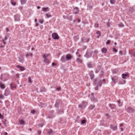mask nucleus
Instances as JSON below:
<instances>
[{"label":"nucleus","mask_w":135,"mask_h":135,"mask_svg":"<svg viewBox=\"0 0 135 135\" xmlns=\"http://www.w3.org/2000/svg\"><path fill=\"white\" fill-rule=\"evenodd\" d=\"M50 54H44L43 56V57L44 59V62L46 63H49V60L47 59V57L50 56Z\"/></svg>","instance_id":"f257e3e1"},{"label":"nucleus","mask_w":135,"mask_h":135,"mask_svg":"<svg viewBox=\"0 0 135 135\" xmlns=\"http://www.w3.org/2000/svg\"><path fill=\"white\" fill-rule=\"evenodd\" d=\"M87 104L86 102H83L81 104L79 105V107L82 109L84 108L87 105Z\"/></svg>","instance_id":"f03ea898"},{"label":"nucleus","mask_w":135,"mask_h":135,"mask_svg":"<svg viewBox=\"0 0 135 135\" xmlns=\"http://www.w3.org/2000/svg\"><path fill=\"white\" fill-rule=\"evenodd\" d=\"M52 37L54 39L58 40L59 38L58 35L56 33H52Z\"/></svg>","instance_id":"7ed1b4c3"},{"label":"nucleus","mask_w":135,"mask_h":135,"mask_svg":"<svg viewBox=\"0 0 135 135\" xmlns=\"http://www.w3.org/2000/svg\"><path fill=\"white\" fill-rule=\"evenodd\" d=\"M66 56V57L67 61H69L71 60L73 58V56L70 54H67Z\"/></svg>","instance_id":"20e7f679"},{"label":"nucleus","mask_w":135,"mask_h":135,"mask_svg":"<svg viewBox=\"0 0 135 135\" xmlns=\"http://www.w3.org/2000/svg\"><path fill=\"white\" fill-rule=\"evenodd\" d=\"M128 112L129 113H133L134 111V109L131 107H128L127 109Z\"/></svg>","instance_id":"39448f33"},{"label":"nucleus","mask_w":135,"mask_h":135,"mask_svg":"<svg viewBox=\"0 0 135 135\" xmlns=\"http://www.w3.org/2000/svg\"><path fill=\"white\" fill-rule=\"evenodd\" d=\"M113 82L115 84L117 82L118 80V77L116 76H114L112 78Z\"/></svg>","instance_id":"423d86ee"},{"label":"nucleus","mask_w":135,"mask_h":135,"mask_svg":"<svg viewBox=\"0 0 135 135\" xmlns=\"http://www.w3.org/2000/svg\"><path fill=\"white\" fill-rule=\"evenodd\" d=\"M79 9L78 8L76 7L73 10V13L75 14H76L79 13Z\"/></svg>","instance_id":"0eeeda50"},{"label":"nucleus","mask_w":135,"mask_h":135,"mask_svg":"<svg viewBox=\"0 0 135 135\" xmlns=\"http://www.w3.org/2000/svg\"><path fill=\"white\" fill-rule=\"evenodd\" d=\"M61 61L62 62H65L67 60L66 57V56L65 55H64L61 57Z\"/></svg>","instance_id":"6e6552de"},{"label":"nucleus","mask_w":135,"mask_h":135,"mask_svg":"<svg viewBox=\"0 0 135 135\" xmlns=\"http://www.w3.org/2000/svg\"><path fill=\"white\" fill-rule=\"evenodd\" d=\"M122 78L123 79H125L127 77H128V73L125 74H123L122 75Z\"/></svg>","instance_id":"1a4fd4ad"},{"label":"nucleus","mask_w":135,"mask_h":135,"mask_svg":"<svg viewBox=\"0 0 135 135\" xmlns=\"http://www.w3.org/2000/svg\"><path fill=\"white\" fill-rule=\"evenodd\" d=\"M91 54L90 53L86 52L84 56L87 58H88L91 56Z\"/></svg>","instance_id":"9d476101"},{"label":"nucleus","mask_w":135,"mask_h":135,"mask_svg":"<svg viewBox=\"0 0 135 135\" xmlns=\"http://www.w3.org/2000/svg\"><path fill=\"white\" fill-rule=\"evenodd\" d=\"M110 127L111 129L114 131L116 130L117 129V126L114 125H111Z\"/></svg>","instance_id":"9b49d317"},{"label":"nucleus","mask_w":135,"mask_h":135,"mask_svg":"<svg viewBox=\"0 0 135 135\" xmlns=\"http://www.w3.org/2000/svg\"><path fill=\"white\" fill-rule=\"evenodd\" d=\"M89 75L90 76L91 79H92L94 77V74L93 71H90L89 72Z\"/></svg>","instance_id":"f8f14e48"},{"label":"nucleus","mask_w":135,"mask_h":135,"mask_svg":"<svg viewBox=\"0 0 135 135\" xmlns=\"http://www.w3.org/2000/svg\"><path fill=\"white\" fill-rule=\"evenodd\" d=\"M91 99V100L94 101L96 102L97 101L96 99H95L94 97L93 94H91V97H90Z\"/></svg>","instance_id":"ddd939ff"},{"label":"nucleus","mask_w":135,"mask_h":135,"mask_svg":"<svg viewBox=\"0 0 135 135\" xmlns=\"http://www.w3.org/2000/svg\"><path fill=\"white\" fill-rule=\"evenodd\" d=\"M9 94V90L8 89H6L5 90L4 95L6 96L8 95Z\"/></svg>","instance_id":"4468645a"},{"label":"nucleus","mask_w":135,"mask_h":135,"mask_svg":"<svg viewBox=\"0 0 135 135\" xmlns=\"http://www.w3.org/2000/svg\"><path fill=\"white\" fill-rule=\"evenodd\" d=\"M102 84V81H99L97 82V87L100 86L101 87Z\"/></svg>","instance_id":"2eb2a0df"},{"label":"nucleus","mask_w":135,"mask_h":135,"mask_svg":"<svg viewBox=\"0 0 135 135\" xmlns=\"http://www.w3.org/2000/svg\"><path fill=\"white\" fill-rule=\"evenodd\" d=\"M16 67L19 68L21 71H23L25 70V68L19 65H17Z\"/></svg>","instance_id":"dca6fc26"},{"label":"nucleus","mask_w":135,"mask_h":135,"mask_svg":"<svg viewBox=\"0 0 135 135\" xmlns=\"http://www.w3.org/2000/svg\"><path fill=\"white\" fill-rule=\"evenodd\" d=\"M15 19L16 21H18L19 20L20 16L18 15H16L15 16Z\"/></svg>","instance_id":"f3484780"},{"label":"nucleus","mask_w":135,"mask_h":135,"mask_svg":"<svg viewBox=\"0 0 135 135\" xmlns=\"http://www.w3.org/2000/svg\"><path fill=\"white\" fill-rule=\"evenodd\" d=\"M101 51L103 53H105L107 52V50L105 48H103L102 49Z\"/></svg>","instance_id":"a211bd4d"},{"label":"nucleus","mask_w":135,"mask_h":135,"mask_svg":"<svg viewBox=\"0 0 135 135\" xmlns=\"http://www.w3.org/2000/svg\"><path fill=\"white\" fill-rule=\"evenodd\" d=\"M110 107L112 109H113L115 108V106L114 104H110L109 105Z\"/></svg>","instance_id":"6ab92c4d"},{"label":"nucleus","mask_w":135,"mask_h":135,"mask_svg":"<svg viewBox=\"0 0 135 135\" xmlns=\"http://www.w3.org/2000/svg\"><path fill=\"white\" fill-rule=\"evenodd\" d=\"M19 122L21 125H24L25 124V122L22 120H19Z\"/></svg>","instance_id":"aec40b11"},{"label":"nucleus","mask_w":135,"mask_h":135,"mask_svg":"<svg viewBox=\"0 0 135 135\" xmlns=\"http://www.w3.org/2000/svg\"><path fill=\"white\" fill-rule=\"evenodd\" d=\"M60 102V101L59 100H57L56 102V103L55 105V107H58Z\"/></svg>","instance_id":"412c9836"},{"label":"nucleus","mask_w":135,"mask_h":135,"mask_svg":"<svg viewBox=\"0 0 135 135\" xmlns=\"http://www.w3.org/2000/svg\"><path fill=\"white\" fill-rule=\"evenodd\" d=\"M42 9L43 11L45 12L49 11V9L48 7L43 8Z\"/></svg>","instance_id":"4be33fe9"},{"label":"nucleus","mask_w":135,"mask_h":135,"mask_svg":"<svg viewBox=\"0 0 135 135\" xmlns=\"http://www.w3.org/2000/svg\"><path fill=\"white\" fill-rule=\"evenodd\" d=\"M19 59L20 60V61L21 62H23L24 61V60L22 57L20 56L19 58Z\"/></svg>","instance_id":"5701e85b"},{"label":"nucleus","mask_w":135,"mask_h":135,"mask_svg":"<svg viewBox=\"0 0 135 135\" xmlns=\"http://www.w3.org/2000/svg\"><path fill=\"white\" fill-rule=\"evenodd\" d=\"M0 87L2 89H4V86L3 84L2 83H0Z\"/></svg>","instance_id":"b1692460"},{"label":"nucleus","mask_w":135,"mask_h":135,"mask_svg":"<svg viewBox=\"0 0 135 135\" xmlns=\"http://www.w3.org/2000/svg\"><path fill=\"white\" fill-rule=\"evenodd\" d=\"M27 0H21V2L22 4H25L26 1Z\"/></svg>","instance_id":"393cba45"},{"label":"nucleus","mask_w":135,"mask_h":135,"mask_svg":"<svg viewBox=\"0 0 135 135\" xmlns=\"http://www.w3.org/2000/svg\"><path fill=\"white\" fill-rule=\"evenodd\" d=\"M87 66L88 68H91L92 67V65L90 62H88L87 64Z\"/></svg>","instance_id":"a878e982"},{"label":"nucleus","mask_w":135,"mask_h":135,"mask_svg":"<svg viewBox=\"0 0 135 135\" xmlns=\"http://www.w3.org/2000/svg\"><path fill=\"white\" fill-rule=\"evenodd\" d=\"M47 133L49 134H52V131L51 129H49L47 131Z\"/></svg>","instance_id":"bb28decb"},{"label":"nucleus","mask_w":135,"mask_h":135,"mask_svg":"<svg viewBox=\"0 0 135 135\" xmlns=\"http://www.w3.org/2000/svg\"><path fill=\"white\" fill-rule=\"evenodd\" d=\"M32 56V54L30 53H27L26 55V57H28L29 56Z\"/></svg>","instance_id":"cd10ccee"},{"label":"nucleus","mask_w":135,"mask_h":135,"mask_svg":"<svg viewBox=\"0 0 135 135\" xmlns=\"http://www.w3.org/2000/svg\"><path fill=\"white\" fill-rule=\"evenodd\" d=\"M117 102L118 104V105L119 106H121L122 105V103L120 102L119 100H118Z\"/></svg>","instance_id":"c85d7f7f"},{"label":"nucleus","mask_w":135,"mask_h":135,"mask_svg":"<svg viewBox=\"0 0 135 135\" xmlns=\"http://www.w3.org/2000/svg\"><path fill=\"white\" fill-rule=\"evenodd\" d=\"M28 83H32V81L31 78L30 77H29L28 78Z\"/></svg>","instance_id":"c756f323"},{"label":"nucleus","mask_w":135,"mask_h":135,"mask_svg":"<svg viewBox=\"0 0 135 135\" xmlns=\"http://www.w3.org/2000/svg\"><path fill=\"white\" fill-rule=\"evenodd\" d=\"M11 88L12 89L14 88H15L16 87L15 86V85L14 84H11Z\"/></svg>","instance_id":"7c9ffc66"},{"label":"nucleus","mask_w":135,"mask_h":135,"mask_svg":"<svg viewBox=\"0 0 135 135\" xmlns=\"http://www.w3.org/2000/svg\"><path fill=\"white\" fill-rule=\"evenodd\" d=\"M100 69L101 67L100 66L98 67V68L96 69V72L97 73L100 70Z\"/></svg>","instance_id":"2f4dec72"},{"label":"nucleus","mask_w":135,"mask_h":135,"mask_svg":"<svg viewBox=\"0 0 135 135\" xmlns=\"http://www.w3.org/2000/svg\"><path fill=\"white\" fill-rule=\"evenodd\" d=\"M96 33L98 35V36H97V38H98L101 35L100 32L99 31H97V32Z\"/></svg>","instance_id":"473e14b6"},{"label":"nucleus","mask_w":135,"mask_h":135,"mask_svg":"<svg viewBox=\"0 0 135 135\" xmlns=\"http://www.w3.org/2000/svg\"><path fill=\"white\" fill-rule=\"evenodd\" d=\"M92 7V6L90 4L88 5V9H91Z\"/></svg>","instance_id":"72a5a7b5"},{"label":"nucleus","mask_w":135,"mask_h":135,"mask_svg":"<svg viewBox=\"0 0 135 135\" xmlns=\"http://www.w3.org/2000/svg\"><path fill=\"white\" fill-rule=\"evenodd\" d=\"M76 62H79L80 63H82V60L80 59L77 58L76 59Z\"/></svg>","instance_id":"f704fd0d"},{"label":"nucleus","mask_w":135,"mask_h":135,"mask_svg":"<svg viewBox=\"0 0 135 135\" xmlns=\"http://www.w3.org/2000/svg\"><path fill=\"white\" fill-rule=\"evenodd\" d=\"M72 16H68L67 19L71 20L72 19Z\"/></svg>","instance_id":"c9c22d12"},{"label":"nucleus","mask_w":135,"mask_h":135,"mask_svg":"<svg viewBox=\"0 0 135 135\" xmlns=\"http://www.w3.org/2000/svg\"><path fill=\"white\" fill-rule=\"evenodd\" d=\"M41 91H45L46 89L45 88H43L41 89Z\"/></svg>","instance_id":"e433bc0d"},{"label":"nucleus","mask_w":135,"mask_h":135,"mask_svg":"<svg viewBox=\"0 0 135 135\" xmlns=\"http://www.w3.org/2000/svg\"><path fill=\"white\" fill-rule=\"evenodd\" d=\"M46 16L47 18H50L52 17L51 15H49L47 13L46 14Z\"/></svg>","instance_id":"4c0bfd02"},{"label":"nucleus","mask_w":135,"mask_h":135,"mask_svg":"<svg viewBox=\"0 0 135 135\" xmlns=\"http://www.w3.org/2000/svg\"><path fill=\"white\" fill-rule=\"evenodd\" d=\"M11 4L13 5V6H15L16 5V3L15 2H13V1H11Z\"/></svg>","instance_id":"58836bf2"},{"label":"nucleus","mask_w":135,"mask_h":135,"mask_svg":"<svg viewBox=\"0 0 135 135\" xmlns=\"http://www.w3.org/2000/svg\"><path fill=\"white\" fill-rule=\"evenodd\" d=\"M7 39V38L6 37H5V38L3 40V42L4 43V44H6V42H5V41Z\"/></svg>","instance_id":"ea45409f"},{"label":"nucleus","mask_w":135,"mask_h":135,"mask_svg":"<svg viewBox=\"0 0 135 135\" xmlns=\"http://www.w3.org/2000/svg\"><path fill=\"white\" fill-rule=\"evenodd\" d=\"M83 40V42H88V41H89V39H88V38H86L84 40Z\"/></svg>","instance_id":"a19ab883"},{"label":"nucleus","mask_w":135,"mask_h":135,"mask_svg":"<svg viewBox=\"0 0 135 135\" xmlns=\"http://www.w3.org/2000/svg\"><path fill=\"white\" fill-rule=\"evenodd\" d=\"M85 120H83L81 121V123L82 124H85Z\"/></svg>","instance_id":"79ce46f5"},{"label":"nucleus","mask_w":135,"mask_h":135,"mask_svg":"<svg viewBox=\"0 0 135 135\" xmlns=\"http://www.w3.org/2000/svg\"><path fill=\"white\" fill-rule=\"evenodd\" d=\"M110 3L112 4H114L115 2L114 0H110Z\"/></svg>","instance_id":"37998d69"},{"label":"nucleus","mask_w":135,"mask_h":135,"mask_svg":"<svg viewBox=\"0 0 135 135\" xmlns=\"http://www.w3.org/2000/svg\"><path fill=\"white\" fill-rule=\"evenodd\" d=\"M95 107L94 105H90V108L91 109H93V108Z\"/></svg>","instance_id":"c03bdc74"},{"label":"nucleus","mask_w":135,"mask_h":135,"mask_svg":"<svg viewBox=\"0 0 135 135\" xmlns=\"http://www.w3.org/2000/svg\"><path fill=\"white\" fill-rule=\"evenodd\" d=\"M35 112V111L34 110H32L31 111V113L32 114H34Z\"/></svg>","instance_id":"a18cd8bd"},{"label":"nucleus","mask_w":135,"mask_h":135,"mask_svg":"<svg viewBox=\"0 0 135 135\" xmlns=\"http://www.w3.org/2000/svg\"><path fill=\"white\" fill-rule=\"evenodd\" d=\"M113 51L115 53L117 52V50L115 49V48H113Z\"/></svg>","instance_id":"49530a36"},{"label":"nucleus","mask_w":135,"mask_h":135,"mask_svg":"<svg viewBox=\"0 0 135 135\" xmlns=\"http://www.w3.org/2000/svg\"><path fill=\"white\" fill-rule=\"evenodd\" d=\"M44 22V21L42 20H39V22L40 23L42 24Z\"/></svg>","instance_id":"de8ad7c7"},{"label":"nucleus","mask_w":135,"mask_h":135,"mask_svg":"<svg viewBox=\"0 0 135 135\" xmlns=\"http://www.w3.org/2000/svg\"><path fill=\"white\" fill-rule=\"evenodd\" d=\"M119 26L120 27H123V25L122 23H120L119 25Z\"/></svg>","instance_id":"09e8293b"},{"label":"nucleus","mask_w":135,"mask_h":135,"mask_svg":"<svg viewBox=\"0 0 135 135\" xmlns=\"http://www.w3.org/2000/svg\"><path fill=\"white\" fill-rule=\"evenodd\" d=\"M0 98L3 99L4 96L2 95H0Z\"/></svg>","instance_id":"8fccbe9b"},{"label":"nucleus","mask_w":135,"mask_h":135,"mask_svg":"<svg viewBox=\"0 0 135 135\" xmlns=\"http://www.w3.org/2000/svg\"><path fill=\"white\" fill-rule=\"evenodd\" d=\"M98 23H95V24L94 26L95 27H98Z\"/></svg>","instance_id":"3c124183"},{"label":"nucleus","mask_w":135,"mask_h":135,"mask_svg":"<svg viewBox=\"0 0 135 135\" xmlns=\"http://www.w3.org/2000/svg\"><path fill=\"white\" fill-rule=\"evenodd\" d=\"M0 118L1 119H3V116L0 113Z\"/></svg>","instance_id":"603ef678"},{"label":"nucleus","mask_w":135,"mask_h":135,"mask_svg":"<svg viewBox=\"0 0 135 135\" xmlns=\"http://www.w3.org/2000/svg\"><path fill=\"white\" fill-rule=\"evenodd\" d=\"M125 81L123 80L122 83H120V84H123L125 83Z\"/></svg>","instance_id":"864d4df0"},{"label":"nucleus","mask_w":135,"mask_h":135,"mask_svg":"<svg viewBox=\"0 0 135 135\" xmlns=\"http://www.w3.org/2000/svg\"><path fill=\"white\" fill-rule=\"evenodd\" d=\"M117 70H114L113 71V73H117Z\"/></svg>","instance_id":"5fc2aeb1"},{"label":"nucleus","mask_w":135,"mask_h":135,"mask_svg":"<svg viewBox=\"0 0 135 135\" xmlns=\"http://www.w3.org/2000/svg\"><path fill=\"white\" fill-rule=\"evenodd\" d=\"M63 17L64 18V19H67L68 16H63Z\"/></svg>","instance_id":"6e6d98bb"},{"label":"nucleus","mask_w":135,"mask_h":135,"mask_svg":"<svg viewBox=\"0 0 135 135\" xmlns=\"http://www.w3.org/2000/svg\"><path fill=\"white\" fill-rule=\"evenodd\" d=\"M56 65V64L55 63H52V65L53 66H55Z\"/></svg>","instance_id":"4d7b16f0"},{"label":"nucleus","mask_w":135,"mask_h":135,"mask_svg":"<svg viewBox=\"0 0 135 135\" xmlns=\"http://www.w3.org/2000/svg\"><path fill=\"white\" fill-rule=\"evenodd\" d=\"M110 42V41L109 40H108L107 41V44H109Z\"/></svg>","instance_id":"13d9d810"},{"label":"nucleus","mask_w":135,"mask_h":135,"mask_svg":"<svg viewBox=\"0 0 135 135\" xmlns=\"http://www.w3.org/2000/svg\"><path fill=\"white\" fill-rule=\"evenodd\" d=\"M60 89H61V88L60 87H58V88H57L56 89L58 91L60 90Z\"/></svg>","instance_id":"bf43d9fd"},{"label":"nucleus","mask_w":135,"mask_h":135,"mask_svg":"<svg viewBox=\"0 0 135 135\" xmlns=\"http://www.w3.org/2000/svg\"><path fill=\"white\" fill-rule=\"evenodd\" d=\"M123 126V124H120V127H122Z\"/></svg>","instance_id":"052dcab7"},{"label":"nucleus","mask_w":135,"mask_h":135,"mask_svg":"<svg viewBox=\"0 0 135 135\" xmlns=\"http://www.w3.org/2000/svg\"><path fill=\"white\" fill-rule=\"evenodd\" d=\"M39 126L40 127H42L43 126V125H42V124H39Z\"/></svg>","instance_id":"680f3d73"},{"label":"nucleus","mask_w":135,"mask_h":135,"mask_svg":"<svg viewBox=\"0 0 135 135\" xmlns=\"http://www.w3.org/2000/svg\"><path fill=\"white\" fill-rule=\"evenodd\" d=\"M37 133H38V134H40V133H41V131H37Z\"/></svg>","instance_id":"e2e57ef3"},{"label":"nucleus","mask_w":135,"mask_h":135,"mask_svg":"<svg viewBox=\"0 0 135 135\" xmlns=\"http://www.w3.org/2000/svg\"><path fill=\"white\" fill-rule=\"evenodd\" d=\"M119 54L121 55H122V52L121 51H120L119 52Z\"/></svg>","instance_id":"0e129e2a"},{"label":"nucleus","mask_w":135,"mask_h":135,"mask_svg":"<svg viewBox=\"0 0 135 135\" xmlns=\"http://www.w3.org/2000/svg\"><path fill=\"white\" fill-rule=\"evenodd\" d=\"M98 87H97H97H95V90H97L98 89Z\"/></svg>","instance_id":"69168bd1"},{"label":"nucleus","mask_w":135,"mask_h":135,"mask_svg":"<svg viewBox=\"0 0 135 135\" xmlns=\"http://www.w3.org/2000/svg\"><path fill=\"white\" fill-rule=\"evenodd\" d=\"M6 30L7 32H8V31H9L8 29V28H6Z\"/></svg>","instance_id":"338daca9"},{"label":"nucleus","mask_w":135,"mask_h":135,"mask_svg":"<svg viewBox=\"0 0 135 135\" xmlns=\"http://www.w3.org/2000/svg\"><path fill=\"white\" fill-rule=\"evenodd\" d=\"M110 25V23H107V25L108 27Z\"/></svg>","instance_id":"774afa93"}]
</instances>
